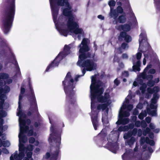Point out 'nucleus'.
<instances>
[{
  "mask_svg": "<svg viewBox=\"0 0 160 160\" xmlns=\"http://www.w3.org/2000/svg\"><path fill=\"white\" fill-rule=\"evenodd\" d=\"M53 21L60 34L66 36L69 32L78 36L79 39L84 36L83 29L79 28L78 19L71 13L68 0H49Z\"/></svg>",
  "mask_w": 160,
  "mask_h": 160,
  "instance_id": "nucleus-1",
  "label": "nucleus"
},
{
  "mask_svg": "<svg viewBox=\"0 0 160 160\" xmlns=\"http://www.w3.org/2000/svg\"><path fill=\"white\" fill-rule=\"evenodd\" d=\"M91 84L90 86L91 96V117L92 124L95 130L98 126L97 120L98 113L99 110L103 112L102 119L103 124H108L107 115L108 111V106L112 102L111 97L109 95V90H107L104 96L102 94L103 92L102 83L96 81V76H92Z\"/></svg>",
  "mask_w": 160,
  "mask_h": 160,
  "instance_id": "nucleus-2",
  "label": "nucleus"
},
{
  "mask_svg": "<svg viewBox=\"0 0 160 160\" xmlns=\"http://www.w3.org/2000/svg\"><path fill=\"white\" fill-rule=\"evenodd\" d=\"M17 115L19 117V122L20 127V133L18 135L19 138V153L17 151L12 155L10 157V160H33L32 157V151L33 148L31 145L25 148L23 143L25 142L27 140V138L23 136L24 134L27 133L28 135H36L35 132H33V128L32 127H29L30 123L29 120L27 121L26 116L24 112H18Z\"/></svg>",
  "mask_w": 160,
  "mask_h": 160,
  "instance_id": "nucleus-3",
  "label": "nucleus"
},
{
  "mask_svg": "<svg viewBox=\"0 0 160 160\" xmlns=\"http://www.w3.org/2000/svg\"><path fill=\"white\" fill-rule=\"evenodd\" d=\"M88 40V39L83 38L78 47L79 50V59L77 63L78 65L82 66L84 68L82 70V75L85 73L86 70L91 71L96 69L97 64L92 59L93 56H90L88 52L89 49L87 45Z\"/></svg>",
  "mask_w": 160,
  "mask_h": 160,
  "instance_id": "nucleus-4",
  "label": "nucleus"
},
{
  "mask_svg": "<svg viewBox=\"0 0 160 160\" xmlns=\"http://www.w3.org/2000/svg\"><path fill=\"white\" fill-rule=\"evenodd\" d=\"M12 81H0V147L2 145L4 147H9L10 145V142L8 141H2L6 139L5 135L2 134L3 132L5 131L8 128L7 126H2L3 120L2 118L6 116L7 115L5 111H2V108L6 109L2 104L4 100L6 98L5 93L8 92L10 91L9 87L5 84H9Z\"/></svg>",
  "mask_w": 160,
  "mask_h": 160,
  "instance_id": "nucleus-5",
  "label": "nucleus"
},
{
  "mask_svg": "<svg viewBox=\"0 0 160 160\" xmlns=\"http://www.w3.org/2000/svg\"><path fill=\"white\" fill-rule=\"evenodd\" d=\"M132 101L131 99V95L130 92L126 98L125 101L124 102L119 112V119L118 121L116 122L117 124H125L129 122V120L127 118H124V117H127L129 116V112L133 108L132 105L130 103Z\"/></svg>",
  "mask_w": 160,
  "mask_h": 160,
  "instance_id": "nucleus-6",
  "label": "nucleus"
},
{
  "mask_svg": "<svg viewBox=\"0 0 160 160\" xmlns=\"http://www.w3.org/2000/svg\"><path fill=\"white\" fill-rule=\"evenodd\" d=\"M152 68L151 64L148 65L147 67L144 69L143 72L141 73L139 76H138L136 81H135L133 83V85L136 86L138 85V83L140 85V90L141 91L142 94H144L146 91V89L147 87L146 85L143 83L142 79H140L142 78L143 79H147L148 80L147 83V85L148 86H153L154 84V82L152 79L153 78V76L152 75H147V72L148 70Z\"/></svg>",
  "mask_w": 160,
  "mask_h": 160,
  "instance_id": "nucleus-7",
  "label": "nucleus"
},
{
  "mask_svg": "<svg viewBox=\"0 0 160 160\" xmlns=\"http://www.w3.org/2000/svg\"><path fill=\"white\" fill-rule=\"evenodd\" d=\"M15 12V3L14 1H13L8 9L2 21L3 29L5 34L8 33L9 31L14 18Z\"/></svg>",
  "mask_w": 160,
  "mask_h": 160,
  "instance_id": "nucleus-8",
  "label": "nucleus"
},
{
  "mask_svg": "<svg viewBox=\"0 0 160 160\" xmlns=\"http://www.w3.org/2000/svg\"><path fill=\"white\" fill-rule=\"evenodd\" d=\"M65 92L68 96V98L71 101H74L75 97L73 89L75 87V83L71 78V73L68 72L64 80L62 82Z\"/></svg>",
  "mask_w": 160,
  "mask_h": 160,
  "instance_id": "nucleus-9",
  "label": "nucleus"
},
{
  "mask_svg": "<svg viewBox=\"0 0 160 160\" xmlns=\"http://www.w3.org/2000/svg\"><path fill=\"white\" fill-rule=\"evenodd\" d=\"M126 18L125 17V14L123 13L122 15L120 16L118 18V21H114L113 23L114 24H117V25L115 26L116 28L120 30H122L124 31H128L130 29V26L128 25H125L124 26H118V22L121 23L125 22L126 21Z\"/></svg>",
  "mask_w": 160,
  "mask_h": 160,
  "instance_id": "nucleus-10",
  "label": "nucleus"
},
{
  "mask_svg": "<svg viewBox=\"0 0 160 160\" xmlns=\"http://www.w3.org/2000/svg\"><path fill=\"white\" fill-rule=\"evenodd\" d=\"M142 56V53L140 52H138L136 54V58H135L133 61V69L134 71H139L140 70V68L141 63L140 60Z\"/></svg>",
  "mask_w": 160,
  "mask_h": 160,
  "instance_id": "nucleus-11",
  "label": "nucleus"
},
{
  "mask_svg": "<svg viewBox=\"0 0 160 160\" xmlns=\"http://www.w3.org/2000/svg\"><path fill=\"white\" fill-rule=\"evenodd\" d=\"M51 134L48 140L49 142H52L53 140L59 145L61 143V137L59 135H57L54 132V128L52 126L50 128Z\"/></svg>",
  "mask_w": 160,
  "mask_h": 160,
  "instance_id": "nucleus-12",
  "label": "nucleus"
},
{
  "mask_svg": "<svg viewBox=\"0 0 160 160\" xmlns=\"http://www.w3.org/2000/svg\"><path fill=\"white\" fill-rule=\"evenodd\" d=\"M139 42V50L140 51L141 50V48L142 46L146 45L147 44L146 34L145 32H142L140 34Z\"/></svg>",
  "mask_w": 160,
  "mask_h": 160,
  "instance_id": "nucleus-13",
  "label": "nucleus"
},
{
  "mask_svg": "<svg viewBox=\"0 0 160 160\" xmlns=\"http://www.w3.org/2000/svg\"><path fill=\"white\" fill-rule=\"evenodd\" d=\"M116 2L113 0H111L108 2V4L111 8V11L110 13V15L112 18H113L114 20H115L116 18L118 16V15L116 13L115 10H113L112 9V7L114 6L115 5Z\"/></svg>",
  "mask_w": 160,
  "mask_h": 160,
  "instance_id": "nucleus-14",
  "label": "nucleus"
},
{
  "mask_svg": "<svg viewBox=\"0 0 160 160\" xmlns=\"http://www.w3.org/2000/svg\"><path fill=\"white\" fill-rule=\"evenodd\" d=\"M74 48V45L73 44L65 45L64 48L62 52H63L64 54L66 56L72 53V51Z\"/></svg>",
  "mask_w": 160,
  "mask_h": 160,
  "instance_id": "nucleus-15",
  "label": "nucleus"
},
{
  "mask_svg": "<svg viewBox=\"0 0 160 160\" xmlns=\"http://www.w3.org/2000/svg\"><path fill=\"white\" fill-rule=\"evenodd\" d=\"M111 136H112V138H113V140L115 139V140L116 141L119 136L118 132V131H113L111 132L110 134L107 138V140L108 141L109 143H111V140L109 138Z\"/></svg>",
  "mask_w": 160,
  "mask_h": 160,
  "instance_id": "nucleus-16",
  "label": "nucleus"
},
{
  "mask_svg": "<svg viewBox=\"0 0 160 160\" xmlns=\"http://www.w3.org/2000/svg\"><path fill=\"white\" fill-rule=\"evenodd\" d=\"M159 95L158 94H154L153 98L151 100V104L150 106V108L152 109H155L156 108V106L154 105L153 104L156 103L157 102V100L159 98Z\"/></svg>",
  "mask_w": 160,
  "mask_h": 160,
  "instance_id": "nucleus-17",
  "label": "nucleus"
},
{
  "mask_svg": "<svg viewBox=\"0 0 160 160\" xmlns=\"http://www.w3.org/2000/svg\"><path fill=\"white\" fill-rule=\"evenodd\" d=\"M159 88L158 87H156L153 88V90L150 88H148L147 89V93L148 95H146L145 97L146 98H149V95L153 93H156L159 91Z\"/></svg>",
  "mask_w": 160,
  "mask_h": 160,
  "instance_id": "nucleus-18",
  "label": "nucleus"
},
{
  "mask_svg": "<svg viewBox=\"0 0 160 160\" xmlns=\"http://www.w3.org/2000/svg\"><path fill=\"white\" fill-rule=\"evenodd\" d=\"M59 62H58L57 60L55 61V59L53 60V62L50 63L48 66L47 67L46 71H48L50 68H52L57 67H58L59 65Z\"/></svg>",
  "mask_w": 160,
  "mask_h": 160,
  "instance_id": "nucleus-19",
  "label": "nucleus"
},
{
  "mask_svg": "<svg viewBox=\"0 0 160 160\" xmlns=\"http://www.w3.org/2000/svg\"><path fill=\"white\" fill-rule=\"evenodd\" d=\"M124 38L125 40L127 42H129L131 41V38L129 35H126V33L125 32H122L120 33L119 38Z\"/></svg>",
  "mask_w": 160,
  "mask_h": 160,
  "instance_id": "nucleus-20",
  "label": "nucleus"
},
{
  "mask_svg": "<svg viewBox=\"0 0 160 160\" xmlns=\"http://www.w3.org/2000/svg\"><path fill=\"white\" fill-rule=\"evenodd\" d=\"M137 132V129L136 128H134L132 132V133L130 132H128L127 133H125L124 135V138L125 139H127L128 138L131 137L132 135H135Z\"/></svg>",
  "mask_w": 160,
  "mask_h": 160,
  "instance_id": "nucleus-21",
  "label": "nucleus"
},
{
  "mask_svg": "<svg viewBox=\"0 0 160 160\" xmlns=\"http://www.w3.org/2000/svg\"><path fill=\"white\" fill-rule=\"evenodd\" d=\"M109 145V150L113 153H116L118 149V146L116 144L112 143H111Z\"/></svg>",
  "mask_w": 160,
  "mask_h": 160,
  "instance_id": "nucleus-22",
  "label": "nucleus"
},
{
  "mask_svg": "<svg viewBox=\"0 0 160 160\" xmlns=\"http://www.w3.org/2000/svg\"><path fill=\"white\" fill-rule=\"evenodd\" d=\"M66 56L64 54V52H59L58 55L55 58V61L57 60L58 62H60Z\"/></svg>",
  "mask_w": 160,
  "mask_h": 160,
  "instance_id": "nucleus-23",
  "label": "nucleus"
},
{
  "mask_svg": "<svg viewBox=\"0 0 160 160\" xmlns=\"http://www.w3.org/2000/svg\"><path fill=\"white\" fill-rule=\"evenodd\" d=\"M106 130V129H103L100 133L99 134V135L101 137L102 140L105 139Z\"/></svg>",
  "mask_w": 160,
  "mask_h": 160,
  "instance_id": "nucleus-24",
  "label": "nucleus"
},
{
  "mask_svg": "<svg viewBox=\"0 0 160 160\" xmlns=\"http://www.w3.org/2000/svg\"><path fill=\"white\" fill-rule=\"evenodd\" d=\"M147 112L149 114L151 115L152 116H156V113L155 110H153L151 111L150 108H148Z\"/></svg>",
  "mask_w": 160,
  "mask_h": 160,
  "instance_id": "nucleus-25",
  "label": "nucleus"
},
{
  "mask_svg": "<svg viewBox=\"0 0 160 160\" xmlns=\"http://www.w3.org/2000/svg\"><path fill=\"white\" fill-rule=\"evenodd\" d=\"M131 152H132V151L130 149H128V150H127L126 151V152L122 156V158L123 160H125L126 158L127 157V156Z\"/></svg>",
  "mask_w": 160,
  "mask_h": 160,
  "instance_id": "nucleus-26",
  "label": "nucleus"
},
{
  "mask_svg": "<svg viewBox=\"0 0 160 160\" xmlns=\"http://www.w3.org/2000/svg\"><path fill=\"white\" fill-rule=\"evenodd\" d=\"M29 142L30 143H34L36 146H37L39 144V142L37 141H35L34 138H31L29 139Z\"/></svg>",
  "mask_w": 160,
  "mask_h": 160,
  "instance_id": "nucleus-27",
  "label": "nucleus"
},
{
  "mask_svg": "<svg viewBox=\"0 0 160 160\" xmlns=\"http://www.w3.org/2000/svg\"><path fill=\"white\" fill-rule=\"evenodd\" d=\"M129 129V128L127 126H124L123 127H120L118 129V130L119 131H124L128 130Z\"/></svg>",
  "mask_w": 160,
  "mask_h": 160,
  "instance_id": "nucleus-28",
  "label": "nucleus"
},
{
  "mask_svg": "<svg viewBox=\"0 0 160 160\" xmlns=\"http://www.w3.org/2000/svg\"><path fill=\"white\" fill-rule=\"evenodd\" d=\"M135 141V138L133 137H132L131 138L130 140L127 141L126 143L128 145H129L130 146H131L134 143Z\"/></svg>",
  "mask_w": 160,
  "mask_h": 160,
  "instance_id": "nucleus-29",
  "label": "nucleus"
},
{
  "mask_svg": "<svg viewBox=\"0 0 160 160\" xmlns=\"http://www.w3.org/2000/svg\"><path fill=\"white\" fill-rule=\"evenodd\" d=\"M147 115V112L146 111L142 112L139 115L138 118L141 119H142Z\"/></svg>",
  "mask_w": 160,
  "mask_h": 160,
  "instance_id": "nucleus-30",
  "label": "nucleus"
},
{
  "mask_svg": "<svg viewBox=\"0 0 160 160\" xmlns=\"http://www.w3.org/2000/svg\"><path fill=\"white\" fill-rule=\"evenodd\" d=\"M146 142L151 145H153L154 144V142L153 140H150L149 138L147 137L146 138Z\"/></svg>",
  "mask_w": 160,
  "mask_h": 160,
  "instance_id": "nucleus-31",
  "label": "nucleus"
},
{
  "mask_svg": "<svg viewBox=\"0 0 160 160\" xmlns=\"http://www.w3.org/2000/svg\"><path fill=\"white\" fill-rule=\"evenodd\" d=\"M116 13L118 15V13H121L123 12V10L122 8L121 7L119 6L117 8V11H116Z\"/></svg>",
  "mask_w": 160,
  "mask_h": 160,
  "instance_id": "nucleus-32",
  "label": "nucleus"
},
{
  "mask_svg": "<svg viewBox=\"0 0 160 160\" xmlns=\"http://www.w3.org/2000/svg\"><path fill=\"white\" fill-rule=\"evenodd\" d=\"M144 58L143 59V65H146V58H148V56L147 54H144Z\"/></svg>",
  "mask_w": 160,
  "mask_h": 160,
  "instance_id": "nucleus-33",
  "label": "nucleus"
},
{
  "mask_svg": "<svg viewBox=\"0 0 160 160\" xmlns=\"http://www.w3.org/2000/svg\"><path fill=\"white\" fill-rule=\"evenodd\" d=\"M128 48V45L125 43H123L122 44L121 47V48L122 49H125Z\"/></svg>",
  "mask_w": 160,
  "mask_h": 160,
  "instance_id": "nucleus-34",
  "label": "nucleus"
},
{
  "mask_svg": "<svg viewBox=\"0 0 160 160\" xmlns=\"http://www.w3.org/2000/svg\"><path fill=\"white\" fill-rule=\"evenodd\" d=\"M150 131V129L149 128H147L145 130H144L143 132V134L144 136H146Z\"/></svg>",
  "mask_w": 160,
  "mask_h": 160,
  "instance_id": "nucleus-35",
  "label": "nucleus"
},
{
  "mask_svg": "<svg viewBox=\"0 0 160 160\" xmlns=\"http://www.w3.org/2000/svg\"><path fill=\"white\" fill-rule=\"evenodd\" d=\"M114 82V86H118L120 83V81L118 80L117 78L116 79Z\"/></svg>",
  "mask_w": 160,
  "mask_h": 160,
  "instance_id": "nucleus-36",
  "label": "nucleus"
},
{
  "mask_svg": "<svg viewBox=\"0 0 160 160\" xmlns=\"http://www.w3.org/2000/svg\"><path fill=\"white\" fill-rule=\"evenodd\" d=\"M156 72L155 70L154 69H151L148 72V74H153L155 73Z\"/></svg>",
  "mask_w": 160,
  "mask_h": 160,
  "instance_id": "nucleus-37",
  "label": "nucleus"
},
{
  "mask_svg": "<svg viewBox=\"0 0 160 160\" xmlns=\"http://www.w3.org/2000/svg\"><path fill=\"white\" fill-rule=\"evenodd\" d=\"M124 67V65L122 63H120L118 67V68L117 70L118 71L121 69L122 68Z\"/></svg>",
  "mask_w": 160,
  "mask_h": 160,
  "instance_id": "nucleus-38",
  "label": "nucleus"
},
{
  "mask_svg": "<svg viewBox=\"0 0 160 160\" xmlns=\"http://www.w3.org/2000/svg\"><path fill=\"white\" fill-rule=\"evenodd\" d=\"M140 142L141 144H143L145 142H146V138L145 139L144 137H142Z\"/></svg>",
  "mask_w": 160,
  "mask_h": 160,
  "instance_id": "nucleus-39",
  "label": "nucleus"
},
{
  "mask_svg": "<svg viewBox=\"0 0 160 160\" xmlns=\"http://www.w3.org/2000/svg\"><path fill=\"white\" fill-rule=\"evenodd\" d=\"M141 126L142 128H145L147 126V124L144 121H142L141 124Z\"/></svg>",
  "mask_w": 160,
  "mask_h": 160,
  "instance_id": "nucleus-40",
  "label": "nucleus"
},
{
  "mask_svg": "<svg viewBox=\"0 0 160 160\" xmlns=\"http://www.w3.org/2000/svg\"><path fill=\"white\" fill-rule=\"evenodd\" d=\"M143 105L141 103H139L137 106V108L140 109H141L143 107Z\"/></svg>",
  "mask_w": 160,
  "mask_h": 160,
  "instance_id": "nucleus-41",
  "label": "nucleus"
},
{
  "mask_svg": "<svg viewBox=\"0 0 160 160\" xmlns=\"http://www.w3.org/2000/svg\"><path fill=\"white\" fill-rule=\"evenodd\" d=\"M59 153V150H57L56 152H55V155L54 156V158H57L58 155Z\"/></svg>",
  "mask_w": 160,
  "mask_h": 160,
  "instance_id": "nucleus-42",
  "label": "nucleus"
},
{
  "mask_svg": "<svg viewBox=\"0 0 160 160\" xmlns=\"http://www.w3.org/2000/svg\"><path fill=\"white\" fill-rule=\"evenodd\" d=\"M141 123L139 121H136L135 122V125L137 127H139L141 125Z\"/></svg>",
  "mask_w": 160,
  "mask_h": 160,
  "instance_id": "nucleus-43",
  "label": "nucleus"
},
{
  "mask_svg": "<svg viewBox=\"0 0 160 160\" xmlns=\"http://www.w3.org/2000/svg\"><path fill=\"white\" fill-rule=\"evenodd\" d=\"M50 156V154L49 153H47L44 158L46 159L48 158Z\"/></svg>",
  "mask_w": 160,
  "mask_h": 160,
  "instance_id": "nucleus-44",
  "label": "nucleus"
},
{
  "mask_svg": "<svg viewBox=\"0 0 160 160\" xmlns=\"http://www.w3.org/2000/svg\"><path fill=\"white\" fill-rule=\"evenodd\" d=\"M146 120L147 123H149L151 121V119L150 118L147 117L146 118Z\"/></svg>",
  "mask_w": 160,
  "mask_h": 160,
  "instance_id": "nucleus-45",
  "label": "nucleus"
},
{
  "mask_svg": "<svg viewBox=\"0 0 160 160\" xmlns=\"http://www.w3.org/2000/svg\"><path fill=\"white\" fill-rule=\"evenodd\" d=\"M98 18L101 20H103L104 17L102 15H99L98 16Z\"/></svg>",
  "mask_w": 160,
  "mask_h": 160,
  "instance_id": "nucleus-46",
  "label": "nucleus"
},
{
  "mask_svg": "<svg viewBox=\"0 0 160 160\" xmlns=\"http://www.w3.org/2000/svg\"><path fill=\"white\" fill-rule=\"evenodd\" d=\"M149 126L151 129H154L155 128V126L152 123H150Z\"/></svg>",
  "mask_w": 160,
  "mask_h": 160,
  "instance_id": "nucleus-47",
  "label": "nucleus"
},
{
  "mask_svg": "<svg viewBox=\"0 0 160 160\" xmlns=\"http://www.w3.org/2000/svg\"><path fill=\"white\" fill-rule=\"evenodd\" d=\"M123 76L128 77V73L127 72H125L123 73Z\"/></svg>",
  "mask_w": 160,
  "mask_h": 160,
  "instance_id": "nucleus-48",
  "label": "nucleus"
},
{
  "mask_svg": "<svg viewBox=\"0 0 160 160\" xmlns=\"http://www.w3.org/2000/svg\"><path fill=\"white\" fill-rule=\"evenodd\" d=\"M2 152H3L6 154L8 153L9 152L8 151L6 148H4L3 149Z\"/></svg>",
  "mask_w": 160,
  "mask_h": 160,
  "instance_id": "nucleus-49",
  "label": "nucleus"
},
{
  "mask_svg": "<svg viewBox=\"0 0 160 160\" xmlns=\"http://www.w3.org/2000/svg\"><path fill=\"white\" fill-rule=\"evenodd\" d=\"M142 131L141 130V129L139 130L138 131V136H141V135H142Z\"/></svg>",
  "mask_w": 160,
  "mask_h": 160,
  "instance_id": "nucleus-50",
  "label": "nucleus"
},
{
  "mask_svg": "<svg viewBox=\"0 0 160 160\" xmlns=\"http://www.w3.org/2000/svg\"><path fill=\"white\" fill-rule=\"evenodd\" d=\"M159 81V79L158 78H157L155 79L154 81V83H158Z\"/></svg>",
  "mask_w": 160,
  "mask_h": 160,
  "instance_id": "nucleus-51",
  "label": "nucleus"
},
{
  "mask_svg": "<svg viewBox=\"0 0 160 160\" xmlns=\"http://www.w3.org/2000/svg\"><path fill=\"white\" fill-rule=\"evenodd\" d=\"M122 57L123 58H128V55L127 54H123L122 55Z\"/></svg>",
  "mask_w": 160,
  "mask_h": 160,
  "instance_id": "nucleus-52",
  "label": "nucleus"
},
{
  "mask_svg": "<svg viewBox=\"0 0 160 160\" xmlns=\"http://www.w3.org/2000/svg\"><path fill=\"white\" fill-rule=\"evenodd\" d=\"M39 151H40L39 148H37L34 150V152L36 153H38V152H39Z\"/></svg>",
  "mask_w": 160,
  "mask_h": 160,
  "instance_id": "nucleus-53",
  "label": "nucleus"
},
{
  "mask_svg": "<svg viewBox=\"0 0 160 160\" xmlns=\"http://www.w3.org/2000/svg\"><path fill=\"white\" fill-rule=\"evenodd\" d=\"M160 129L159 128H157L154 130V132L156 133H158L159 132Z\"/></svg>",
  "mask_w": 160,
  "mask_h": 160,
  "instance_id": "nucleus-54",
  "label": "nucleus"
},
{
  "mask_svg": "<svg viewBox=\"0 0 160 160\" xmlns=\"http://www.w3.org/2000/svg\"><path fill=\"white\" fill-rule=\"evenodd\" d=\"M149 136L151 138H153V135L152 133H150Z\"/></svg>",
  "mask_w": 160,
  "mask_h": 160,
  "instance_id": "nucleus-55",
  "label": "nucleus"
},
{
  "mask_svg": "<svg viewBox=\"0 0 160 160\" xmlns=\"http://www.w3.org/2000/svg\"><path fill=\"white\" fill-rule=\"evenodd\" d=\"M138 113V112L137 110H135L133 112V113L134 115H136Z\"/></svg>",
  "mask_w": 160,
  "mask_h": 160,
  "instance_id": "nucleus-56",
  "label": "nucleus"
},
{
  "mask_svg": "<svg viewBox=\"0 0 160 160\" xmlns=\"http://www.w3.org/2000/svg\"><path fill=\"white\" fill-rule=\"evenodd\" d=\"M39 124L37 122H35L34 124V126L35 127H37L38 126Z\"/></svg>",
  "mask_w": 160,
  "mask_h": 160,
  "instance_id": "nucleus-57",
  "label": "nucleus"
},
{
  "mask_svg": "<svg viewBox=\"0 0 160 160\" xmlns=\"http://www.w3.org/2000/svg\"><path fill=\"white\" fill-rule=\"evenodd\" d=\"M134 127V125L133 124H132L131 125H130L129 126V128H133Z\"/></svg>",
  "mask_w": 160,
  "mask_h": 160,
  "instance_id": "nucleus-58",
  "label": "nucleus"
},
{
  "mask_svg": "<svg viewBox=\"0 0 160 160\" xmlns=\"http://www.w3.org/2000/svg\"><path fill=\"white\" fill-rule=\"evenodd\" d=\"M136 118H137V117L135 116H134L133 117V118L132 119L133 121H135L136 119Z\"/></svg>",
  "mask_w": 160,
  "mask_h": 160,
  "instance_id": "nucleus-59",
  "label": "nucleus"
},
{
  "mask_svg": "<svg viewBox=\"0 0 160 160\" xmlns=\"http://www.w3.org/2000/svg\"><path fill=\"white\" fill-rule=\"evenodd\" d=\"M33 104L34 106H36V102L34 98L33 99Z\"/></svg>",
  "mask_w": 160,
  "mask_h": 160,
  "instance_id": "nucleus-60",
  "label": "nucleus"
},
{
  "mask_svg": "<svg viewBox=\"0 0 160 160\" xmlns=\"http://www.w3.org/2000/svg\"><path fill=\"white\" fill-rule=\"evenodd\" d=\"M2 64L1 63H0V70L2 69Z\"/></svg>",
  "mask_w": 160,
  "mask_h": 160,
  "instance_id": "nucleus-61",
  "label": "nucleus"
},
{
  "mask_svg": "<svg viewBox=\"0 0 160 160\" xmlns=\"http://www.w3.org/2000/svg\"><path fill=\"white\" fill-rule=\"evenodd\" d=\"M18 72L20 74V69L18 68Z\"/></svg>",
  "mask_w": 160,
  "mask_h": 160,
  "instance_id": "nucleus-62",
  "label": "nucleus"
},
{
  "mask_svg": "<svg viewBox=\"0 0 160 160\" xmlns=\"http://www.w3.org/2000/svg\"><path fill=\"white\" fill-rule=\"evenodd\" d=\"M31 112H28V116H29V115H31Z\"/></svg>",
  "mask_w": 160,
  "mask_h": 160,
  "instance_id": "nucleus-63",
  "label": "nucleus"
},
{
  "mask_svg": "<svg viewBox=\"0 0 160 160\" xmlns=\"http://www.w3.org/2000/svg\"><path fill=\"white\" fill-rule=\"evenodd\" d=\"M123 81L124 82H126V79H123Z\"/></svg>",
  "mask_w": 160,
  "mask_h": 160,
  "instance_id": "nucleus-64",
  "label": "nucleus"
}]
</instances>
